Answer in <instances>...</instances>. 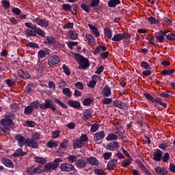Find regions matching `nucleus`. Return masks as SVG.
<instances>
[{
	"label": "nucleus",
	"instance_id": "7ed1b4c3",
	"mask_svg": "<svg viewBox=\"0 0 175 175\" xmlns=\"http://www.w3.org/2000/svg\"><path fill=\"white\" fill-rule=\"evenodd\" d=\"M25 25L27 28H29V29L34 31V32L37 35H39V36H41V38H46V32L41 28L36 27V25L32 23L27 22L25 23Z\"/></svg>",
	"mask_w": 175,
	"mask_h": 175
},
{
	"label": "nucleus",
	"instance_id": "4468645a",
	"mask_svg": "<svg viewBox=\"0 0 175 175\" xmlns=\"http://www.w3.org/2000/svg\"><path fill=\"white\" fill-rule=\"evenodd\" d=\"M46 55H50V49H41L38 53V58L43 59L46 57Z\"/></svg>",
	"mask_w": 175,
	"mask_h": 175
},
{
	"label": "nucleus",
	"instance_id": "774afa93",
	"mask_svg": "<svg viewBox=\"0 0 175 175\" xmlns=\"http://www.w3.org/2000/svg\"><path fill=\"white\" fill-rule=\"evenodd\" d=\"M94 173H96V174L98 175H106V174L105 173V171H103V170L102 169H96L94 170Z\"/></svg>",
	"mask_w": 175,
	"mask_h": 175
},
{
	"label": "nucleus",
	"instance_id": "bf43d9fd",
	"mask_svg": "<svg viewBox=\"0 0 175 175\" xmlns=\"http://www.w3.org/2000/svg\"><path fill=\"white\" fill-rule=\"evenodd\" d=\"M62 68L65 75L70 76V70H69V68L65 64H63Z\"/></svg>",
	"mask_w": 175,
	"mask_h": 175
},
{
	"label": "nucleus",
	"instance_id": "9d476101",
	"mask_svg": "<svg viewBox=\"0 0 175 175\" xmlns=\"http://www.w3.org/2000/svg\"><path fill=\"white\" fill-rule=\"evenodd\" d=\"M60 60L61 58H59L58 55L51 56L48 60V64L49 66H51V68H52V66H54V65H57Z\"/></svg>",
	"mask_w": 175,
	"mask_h": 175
},
{
	"label": "nucleus",
	"instance_id": "393cba45",
	"mask_svg": "<svg viewBox=\"0 0 175 175\" xmlns=\"http://www.w3.org/2000/svg\"><path fill=\"white\" fill-rule=\"evenodd\" d=\"M103 96H106L107 98L111 96V89L110 88V87L105 85L103 90Z\"/></svg>",
	"mask_w": 175,
	"mask_h": 175
},
{
	"label": "nucleus",
	"instance_id": "473e14b6",
	"mask_svg": "<svg viewBox=\"0 0 175 175\" xmlns=\"http://www.w3.org/2000/svg\"><path fill=\"white\" fill-rule=\"evenodd\" d=\"M46 68V64L44 63H40L38 64V68L37 72L39 75H42L43 72H44V69Z\"/></svg>",
	"mask_w": 175,
	"mask_h": 175
},
{
	"label": "nucleus",
	"instance_id": "2eb2a0df",
	"mask_svg": "<svg viewBox=\"0 0 175 175\" xmlns=\"http://www.w3.org/2000/svg\"><path fill=\"white\" fill-rule=\"evenodd\" d=\"M105 138V131H99L94 135V140L95 142H99L100 140H103Z\"/></svg>",
	"mask_w": 175,
	"mask_h": 175
},
{
	"label": "nucleus",
	"instance_id": "f3484780",
	"mask_svg": "<svg viewBox=\"0 0 175 175\" xmlns=\"http://www.w3.org/2000/svg\"><path fill=\"white\" fill-rule=\"evenodd\" d=\"M18 75L19 77H21V79H24L25 80H27L31 78V75H29V73L23 70H18Z\"/></svg>",
	"mask_w": 175,
	"mask_h": 175
},
{
	"label": "nucleus",
	"instance_id": "423d86ee",
	"mask_svg": "<svg viewBox=\"0 0 175 175\" xmlns=\"http://www.w3.org/2000/svg\"><path fill=\"white\" fill-rule=\"evenodd\" d=\"M60 170L66 173H70L75 170V166L70 163H64L60 165Z\"/></svg>",
	"mask_w": 175,
	"mask_h": 175
},
{
	"label": "nucleus",
	"instance_id": "a18cd8bd",
	"mask_svg": "<svg viewBox=\"0 0 175 175\" xmlns=\"http://www.w3.org/2000/svg\"><path fill=\"white\" fill-rule=\"evenodd\" d=\"M148 21H149V23L151 25L152 24H159V20L156 19L155 17L150 16L148 18Z\"/></svg>",
	"mask_w": 175,
	"mask_h": 175
},
{
	"label": "nucleus",
	"instance_id": "0eeeda50",
	"mask_svg": "<svg viewBox=\"0 0 175 175\" xmlns=\"http://www.w3.org/2000/svg\"><path fill=\"white\" fill-rule=\"evenodd\" d=\"M40 109H42V110H46L47 109H51V110H57L55 106L53 105V100L50 99L45 100L44 104L41 105Z\"/></svg>",
	"mask_w": 175,
	"mask_h": 175
},
{
	"label": "nucleus",
	"instance_id": "2f4dec72",
	"mask_svg": "<svg viewBox=\"0 0 175 175\" xmlns=\"http://www.w3.org/2000/svg\"><path fill=\"white\" fill-rule=\"evenodd\" d=\"M104 35H105L108 39H111V37L113 36V31H111V29L109 28H105Z\"/></svg>",
	"mask_w": 175,
	"mask_h": 175
},
{
	"label": "nucleus",
	"instance_id": "c756f323",
	"mask_svg": "<svg viewBox=\"0 0 175 175\" xmlns=\"http://www.w3.org/2000/svg\"><path fill=\"white\" fill-rule=\"evenodd\" d=\"M100 2V0H92L90 2V7L94 8V10H95V12H98L99 9H98V8H96V6H98Z\"/></svg>",
	"mask_w": 175,
	"mask_h": 175
},
{
	"label": "nucleus",
	"instance_id": "f03ea898",
	"mask_svg": "<svg viewBox=\"0 0 175 175\" xmlns=\"http://www.w3.org/2000/svg\"><path fill=\"white\" fill-rule=\"evenodd\" d=\"M87 142H88V137L87 135L83 134L79 139L73 140L72 145L74 148H81V147L87 146Z\"/></svg>",
	"mask_w": 175,
	"mask_h": 175
},
{
	"label": "nucleus",
	"instance_id": "a211bd4d",
	"mask_svg": "<svg viewBox=\"0 0 175 175\" xmlns=\"http://www.w3.org/2000/svg\"><path fill=\"white\" fill-rule=\"evenodd\" d=\"M87 162L89 165H92L93 166H98L99 165V160L94 157H88Z\"/></svg>",
	"mask_w": 175,
	"mask_h": 175
},
{
	"label": "nucleus",
	"instance_id": "09e8293b",
	"mask_svg": "<svg viewBox=\"0 0 175 175\" xmlns=\"http://www.w3.org/2000/svg\"><path fill=\"white\" fill-rule=\"evenodd\" d=\"M156 103H159V105L164 107V109H167V105L165 103H162V98H160L159 97L156 98Z\"/></svg>",
	"mask_w": 175,
	"mask_h": 175
},
{
	"label": "nucleus",
	"instance_id": "4c0bfd02",
	"mask_svg": "<svg viewBox=\"0 0 175 175\" xmlns=\"http://www.w3.org/2000/svg\"><path fill=\"white\" fill-rule=\"evenodd\" d=\"M144 95L146 99L150 100V102H152V103H155V102H157V98H154V97H152V96H151V94L149 93H144Z\"/></svg>",
	"mask_w": 175,
	"mask_h": 175
},
{
	"label": "nucleus",
	"instance_id": "8fccbe9b",
	"mask_svg": "<svg viewBox=\"0 0 175 175\" xmlns=\"http://www.w3.org/2000/svg\"><path fill=\"white\" fill-rule=\"evenodd\" d=\"M27 46L30 47V49H40L39 44L32 42L27 43Z\"/></svg>",
	"mask_w": 175,
	"mask_h": 175
},
{
	"label": "nucleus",
	"instance_id": "6e6552de",
	"mask_svg": "<svg viewBox=\"0 0 175 175\" xmlns=\"http://www.w3.org/2000/svg\"><path fill=\"white\" fill-rule=\"evenodd\" d=\"M119 147L120 144L116 141H113L108 143L105 146V149H107V151H116V150H117V148Z\"/></svg>",
	"mask_w": 175,
	"mask_h": 175
},
{
	"label": "nucleus",
	"instance_id": "ddd939ff",
	"mask_svg": "<svg viewBox=\"0 0 175 175\" xmlns=\"http://www.w3.org/2000/svg\"><path fill=\"white\" fill-rule=\"evenodd\" d=\"M1 162L6 167H10L11 169H13V167H14V164H13V161L6 157L2 158Z\"/></svg>",
	"mask_w": 175,
	"mask_h": 175
},
{
	"label": "nucleus",
	"instance_id": "49530a36",
	"mask_svg": "<svg viewBox=\"0 0 175 175\" xmlns=\"http://www.w3.org/2000/svg\"><path fill=\"white\" fill-rule=\"evenodd\" d=\"M62 92L64 95H66V96H68V98L72 97V93L70 92V89L66 88L62 90Z\"/></svg>",
	"mask_w": 175,
	"mask_h": 175
},
{
	"label": "nucleus",
	"instance_id": "a878e982",
	"mask_svg": "<svg viewBox=\"0 0 175 175\" xmlns=\"http://www.w3.org/2000/svg\"><path fill=\"white\" fill-rule=\"evenodd\" d=\"M68 105L70 107H73V109H80L81 106L80 102L77 100H70L68 101Z\"/></svg>",
	"mask_w": 175,
	"mask_h": 175
},
{
	"label": "nucleus",
	"instance_id": "ea45409f",
	"mask_svg": "<svg viewBox=\"0 0 175 175\" xmlns=\"http://www.w3.org/2000/svg\"><path fill=\"white\" fill-rule=\"evenodd\" d=\"M92 102H94V100L91 98H86L83 101V106H90L92 105Z\"/></svg>",
	"mask_w": 175,
	"mask_h": 175
},
{
	"label": "nucleus",
	"instance_id": "412c9836",
	"mask_svg": "<svg viewBox=\"0 0 175 175\" xmlns=\"http://www.w3.org/2000/svg\"><path fill=\"white\" fill-rule=\"evenodd\" d=\"M154 172H156L157 174H161V175H167L168 174V172L166 170V168L161 167L159 166H157L154 168Z\"/></svg>",
	"mask_w": 175,
	"mask_h": 175
},
{
	"label": "nucleus",
	"instance_id": "c85d7f7f",
	"mask_svg": "<svg viewBox=\"0 0 175 175\" xmlns=\"http://www.w3.org/2000/svg\"><path fill=\"white\" fill-rule=\"evenodd\" d=\"M118 139V135L113 133H109L106 137V140H107V142H114V140H117Z\"/></svg>",
	"mask_w": 175,
	"mask_h": 175
},
{
	"label": "nucleus",
	"instance_id": "cd10ccee",
	"mask_svg": "<svg viewBox=\"0 0 175 175\" xmlns=\"http://www.w3.org/2000/svg\"><path fill=\"white\" fill-rule=\"evenodd\" d=\"M25 33L27 38H31V36H34L36 38V36H38L36 35V33L35 32V31L32 30V29H27L25 31Z\"/></svg>",
	"mask_w": 175,
	"mask_h": 175
},
{
	"label": "nucleus",
	"instance_id": "c03bdc74",
	"mask_svg": "<svg viewBox=\"0 0 175 175\" xmlns=\"http://www.w3.org/2000/svg\"><path fill=\"white\" fill-rule=\"evenodd\" d=\"M46 146L49 148H53V147H58V143L57 142L49 141L47 142Z\"/></svg>",
	"mask_w": 175,
	"mask_h": 175
},
{
	"label": "nucleus",
	"instance_id": "e433bc0d",
	"mask_svg": "<svg viewBox=\"0 0 175 175\" xmlns=\"http://www.w3.org/2000/svg\"><path fill=\"white\" fill-rule=\"evenodd\" d=\"M1 5L5 10H8L10 9V1L8 0H3L1 2Z\"/></svg>",
	"mask_w": 175,
	"mask_h": 175
},
{
	"label": "nucleus",
	"instance_id": "13d9d810",
	"mask_svg": "<svg viewBox=\"0 0 175 175\" xmlns=\"http://www.w3.org/2000/svg\"><path fill=\"white\" fill-rule=\"evenodd\" d=\"M140 65L144 69H151V66H150L147 62L143 61L141 62Z\"/></svg>",
	"mask_w": 175,
	"mask_h": 175
},
{
	"label": "nucleus",
	"instance_id": "864d4df0",
	"mask_svg": "<svg viewBox=\"0 0 175 175\" xmlns=\"http://www.w3.org/2000/svg\"><path fill=\"white\" fill-rule=\"evenodd\" d=\"M160 35L156 36L157 40H158L159 43H163L165 41V36L163 33H159Z\"/></svg>",
	"mask_w": 175,
	"mask_h": 175
},
{
	"label": "nucleus",
	"instance_id": "72a5a7b5",
	"mask_svg": "<svg viewBox=\"0 0 175 175\" xmlns=\"http://www.w3.org/2000/svg\"><path fill=\"white\" fill-rule=\"evenodd\" d=\"M31 106L33 110V109H40V107H42V103H40V101L39 100H36V101H33V103H30Z\"/></svg>",
	"mask_w": 175,
	"mask_h": 175
},
{
	"label": "nucleus",
	"instance_id": "f257e3e1",
	"mask_svg": "<svg viewBox=\"0 0 175 175\" xmlns=\"http://www.w3.org/2000/svg\"><path fill=\"white\" fill-rule=\"evenodd\" d=\"M75 59L79 65L78 69L85 70L90 68V60L79 53L75 55Z\"/></svg>",
	"mask_w": 175,
	"mask_h": 175
},
{
	"label": "nucleus",
	"instance_id": "6e6d98bb",
	"mask_svg": "<svg viewBox=\"0 0 175 175\" xmlns=\"http://www.w3.org/2000/svg\"><path fill=\"white\" fill-rule=\"evenodd\" d=\"M35 125H36V123L32 120H30V121L27 120L25 122V126L33 128V126H35Z\"/></svg>",
	"mask_w": 175,
	"mask_h": 175
},
{
	"label": "nucleus",
	"instance_id": "39448f33",
	"mask_svg": "<svg viewBox=\"0 0 175 175\" xmlns=\"http://www.w3.org/2000/svg\"><path fill=\"white\" fill-rule=\"evenodd\" d=\"M33 23H36L37 25H40V27H43L44 28H47L50 25L49 21L46 18H42L40 17H37L32 20Z\"/></svg>",
	"mask_w": 175,
	"mask_h": 175
},
{
	"label": "nucleus",
	"instance_id": "58836bf2",
	"mask_svg": "<svg viewBox=\"0 0 175 175\" xmlns=\"http://www.w3.org/2000/svg\"><path fill=\"white\" fill-rule=\"evenodd\" d=\"M111 40L113 42H121V40H122V36L121 33H117L113 36V37L111 38Z\"/></svg>",
	"mask_w": 175,
	"mask_h": 175
},
{
	"label": "nucleus",
	"instance_id": "7c9ffc66",
	"mask_svg": "<svg viewBox=\"0 0 175 175\" xmlns=\"http://www.w3.org/2000/svg\"><path fill=\"white\" fill-rule=\"evenodd\" d=\"M33 91V84L29 83L25 88V94H31Z\"/></svg>",
	"mask_w": 175,
	"mask_h": 175
},
{
	"label": "nucleus",
	"instance_id": "680f3d73",
	"mask_svg": "<svg viewBox=\"0 0 175 175\" xmlns=\"http://www.w3.org/2000/svg\"><path fill=\"white\" fill-rule=\"evenodd\" d=\"M111 155H112L111 152H107L103 154V157L104 158V159H105V161H107L110 159V158H111Z\"/></svg>",
	"mask_w": 175,
	"mask_h": 175
},
{
	"label": "nucleus",
	"instance_id": "0e129e2a",
	"mask_svg": "<svg viewBox=\"0 0 175 175\" xmlns=\"http://www.w3.org/2000/svg\"><path fill=\"white\" fill-rule=\"evenodd\" d=\"M69 142L67 139L64 140L59 146V148H66Z\"/></svg>",
	"mask_w": 175,
	"mask_h": 175
},
{
	"label": "nucleus",
	"instance_id": "b1692460",
	"mask_svg": "<svg viewBox=\"0 0 175 175\" xmlns=\"http://www.w3.org/2000/svg\"><path fill=\"white\" fill-rule=\"evenodd\" d=\"M68 38L71 40H76L77 38H79V33H77V31H73V30H70L68 31Z\"/></svg>",
	"mask_w": 175,
	"mask_h": 175
},
{
	"label": "nucleus",
	"instance_id": "3c124183",
	"mask_svg": "<svg viewBox=\"0 0 175 175\" xmlns=\"http://www.w3.org/2000/svg\"><path fill=\"white\" fill-rule=\"evenodd\" d=\"M62 8L64 10H66L67 12H70L72 13V5L69 3H65L62 5Z\"/></svg>",
	"mask_w": 175,
	"mask_h": 175
},
{
	"label": "nucleus",
	"instance_id": "37998d69",
	"mask_svg": "<svg viewBox=\"0 0 175 175\" xmlns=\"http://www.w3.org/2000/svg\"><path fill=\"white\" fill-rule=\"evenodd\" d=\"M122 36V40H129L131 38V33L128 32H124L123 33H121Z\"/></svg>",
	"mask_w": 175,
	"mask_h": 175
},
{
	"label": "nucleus",
	"instance_id": "20e7f679",
	"mask_svg": "<svg viewBox=\"0 0 175 175\" xmlns=\"http://www.w3.org/2000/svg\"><path fill=\"white\" fill-rule=\"evenodd\" d=\"M16 116L13 113H6L5 119L1 120V124L3 126H12V125L14 124L13 122V120H14Z\"/></svg>",
	"mask_w": 175,
	"mask_h": 175
},
{
	"label": "nucleus",
	"instance_id": "79ce46f5",
	"mask_svg": "<svg viewBox=\"0 0 175 175\" xmlns=\"http://www.w3.org/2000/svg\"><path fill=\"white\" fill-rule=\"evenodd\" d=\"M91 117H92V115H91V111L87 110L83 112V120H85V121L90 120Z\"/></svg>",
	"mask_w": 175,
	"mask_h": 175
},
{
	"label": "nucleus",
	"instance_id": "5701e85b",
	"mask_svg": "<svg viewBox=\"0 0 175 175\" xmlns=\"http://www.w3.org/2000/svg\"><path fill=\"white\" fill-rule=\"evenodd\" d=\"M120 4H121L120 0H109L107 3L108 8H117Z\"/></svg>",
	"mask_w": 175,
	"mask_h": 175
},
{
	"label": "nucleus",
	"instance_id": "e2e57ef3",
	"mask_svg": "<svg viewBox=\"0 0 175 175\" xmlns=\"http://www.w3.org/2000/svg\"><path fill=\"white\" fill-rule=\"evenodd\" d=\"M97 129H99V124L94 123L90 129V132H96Z\"/></svg>",
	"mask_w": 175,
	"mask_h": 175
},
{
	"label": "nucleus",
	"instance_id": "bb28decb",
	"mask_svg": "<svg viewBox=\"0 0 175 175\" xmlns=\"http://www.w3.org/2000/svg\"><path fill=\"white\" fill-rule=\"evenodd\" d=\"M86 39L90 43V44H92L93 46H96V41H95V38H94V36H92V34L87 33Z\"/></svg>",
	"mask_w": 175,
	"mask_h": 175
},
{
	"label": "nucleus",
	"instance_id": "052dcab7",
	"mask_svg": "<svg viewBox=\"0 0 175 175\" xmlns=\"http://www.w3.org/2000/svg\"><path fill=\"white\" fill-rule=\"evenodd\" d=\"M71 13L74 16H76V14H77V5L76 4L71 5Z\"/></svg>",
	"mask_w": 175,
	"mask_h": 175
},
{
	"label": "nucleus",
	"instance_id": "a19ab883",
	"mask_svg": "<svg viewBox=\"0 0 175 175\" xmlns=\"http://www.w3.org/2000/svg\"><path fill=\"white\" fill-rule=\"evenodd\" d=\"M81 8L84 10L86 13H90L91 12V6L87 5V4L82 3L81 5Z\"/></svg>",
	"mask_w": 175,
	"mask_h": 175
},
{
	"label": "nucleus",
	"instance_id": "dca6fc26",
	"mask_svg": "<svg viewBox=\"0 0 175 175\" xmlns=\"http://www.w3.org/2000/svg\"><path fill=\"white\" fill-rule=\"evenodd\" d=\"M75 165L78 169H84L87 166V162L83 159H78L75 161Z\"/></svg>",
	"mask_w": 175,
	"mask_h": 175
},
{
	"label": "nucleus",
	"instance_id": "4d7b16f0",
	"mask_svg": "<svg viewBox=\"0 0 175 175\" xmlns=\"http://www.w3.org/2000/svg\"><path fill=\"white\" fill-rule=\"evenodd\" d=\"M55 102L57 105H58L59 106H61V107H62L63 109H68V106H66V105H65L58 98L55 99Z\"/></svg>",
	"mask_w": 175,
	"mask_h": 175
},
{
	"label": "nucleus",
	"instance_id": "9b49d317",
	"mask_svg": "<svg viewBox=\"0 0 175 175\" xmlns=\"http://www.w3.org/2000/svg\"><path fill=\"white\" fill-rule=\"evenodd\" d=\"M26 146L27 147H30V148H38L39 145L38 142L33 139L28 138L26 139Z\"/></svg>",
	"mask_w": 175,
	"mask_h": 175
},
{
	"label": "nucleus",
	"instance_id": "69168bd1",
	"mask_svg": "<svg viewBox=\"0 0 175 175\" xmlns=\"http://www.w3.org/2000/svg\"><path fill=\"white\" fill-rule=\"evenodd\" d=\"M61 132L58 130H55L52 133V138L53 139H57V137H59V134Z\"/></svg>",
	"mask_w": 175,
	"mask_h": 175
},
{
	"label": "nucleus",
	"instance_id": "338daca9",
	"mask_svg": "<svg viewBox=\"0 0 175 175\" xmlns=\"http://www.w3.org/2000/svg\"><path fill=\"white\" fill-rule=\"evenodd\" d=\"M32 138L33 140H40V133H39L38 132L34 133L32 135Z\"/></svg>",
	"mask_w": 175,
	"mask_h": 175
},
{
	"label": "nucleus",
	"instance_id": "603ef678",
	"mask_svg": "<svg viewBox=\"0 0 175 175\" xmlns=\"http://www.w3.org/2000/svg\"><path fill=\"white\" fill-rule=\"evenodd\" d=\"M165 38L167 40L175 41V33L171 31L166 36Z\"/></svg>",
	"mask_w": 175,
	"mask_h": 175
},
{
	"label": "nucleus",
	"instance_id": "4be33fe9",
	"mask_svg": "<svg viewBox=\"0 0 175 175\" xmlns=\"http://www.w3.org/2000/svg\"><path fill=\"white\" fill-rule=\"evenodd\" d=\"M163 152L157 149V152L154 153V156L153 157L154 161H156L157 162H159L161 159H162V154Z\"/></svg>",
	"mask_w": 175,
	"mask_h": 175
},
{
	"label": "nucleus",
	"instance_id": "c9c22d12",
	"mask_svg": "<svg viewBox=\"0 0 175 175\" xmlns=\"http://www.w3.org/2000/svg\"><path fill=\"white\" fill-rule=\"evenodd\" d=\"M35 162L37 163H40L41 165H44L47 162V160L44 157H35Z\"/></svg>",
	"mask_w": 175,
	"mask_h": 175
},
{
	"label": "nucleus",
	"instance_id": "1a4fd4ad",
	"mask_svg": "<svg viewBox=\"0 0 175 175\" xmlns=\"http://www.w3.org/2000/svg\"><path fill=\"white\" fill-rule=\"evenodd\" d=\"M113 105L115 106V107L122 109V110H126V109H128V105H126V103H124L120 100H115L113 102Z\"/></svg>",
	"mask_w": 175,
	"mask_h": 175
},
{
	"label": "nucleus",
	"instance_id": "f704fd0d",
	"mask_svg": "<svg viewBox=\"0 0 175 175\" xmlns=\"http://www.w3.org/2000/svg\"><path fill=\"white\" fill-rule=\"evenodd\" d=\"M24 155H27V152L23 151L22 149H18L14 153V157H24Z\"/></svg>",
	"mask_w": 175,
	"mask_h": 175
},
{
	"label": "nucleus",
	"instance_id": "aec40b11",
	"mask_svg": "<svg viewBox=\"0 0 175 175\" xmlns=\"http://www.w3.org/2000/svg\"><path fill=\"white\" fill-rule=\"evenodd\" d=\"M43 43L44 44H54V43H55V39L53 38V36H47L43 41Z\"/></svg>",
	"mask_w": 175,
	"mask_h": 175
},
{
	"label": "nucleus",
	"instance_id": "f8f14e48",
	"mask_svg": "<svg viewBox=\"0 0 175 175\" xmlns=\"http://www.w3.org/2000/svg\"><path fill=\"white\" fill-rule=\"evenodd\" d=\"M15 140H17L19 147H23V146H27V139L21 135H17L15 137Z\"/></svg>",
	"mask_w": 175,
	"mask_h": 175
},
{
	"label": "nucleus",
	"instance_id": "5fc2aeb1",
	"mask_svg": "<svg viewBox=\"0 0 175 175\" xmlns=\"http://www.w3.org/2000/svg\"><path fill=\"white\" fill-rule=\"evenodd\" d=\"M5 83L8 85V87H13L14 85H16V81L12 80V79H5Z\"/></svg>",
	"mask_w": 175,
	"mask_h": 175
},
{
	"label": "nucleus",
	"instance_id": "6ab92c4d",
	"mask_svg": "<svg viewBox=\"0 0 175 175\" xmlns=\"http://www.w3.org/2000/svg\"><path fill=\"white\" fill-rule=\"evenodd\" d=\"M117 162H118V161L117 159H113L111 160L107 165V168L108 170H113V169H116V167H117Z\"/></svg>",
	"mask_w": 175,
	"mask_h": 175
},
{
	"label": "nucleus",
	"instance_id": "de8ad7c7",
	"mask_svg": "<svg viewBox=\"0 0 175 175\" xmlns=\"http://www.w3.org/2000/svg\"><path fill=\"white\" fill-rule=\"evenodd\" d=\"M135 163H137V166H139V167L143 170V172H144V170H146L147 168L146 167V166L144 165V164H143L142 162L140 161V160L137 159L135 161Z\"/></svg>",
	"mask_w": 175,
	"mask_h": 175
}]
</instances>
